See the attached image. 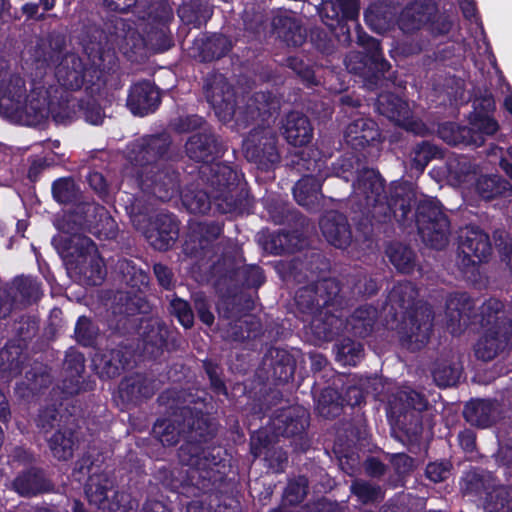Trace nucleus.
Masks as SVG:
<instances>
[{"instance_id": "f257e3e1", "label": "nucleus", "mask_w": 512, "mask_h": 512, "mask_svg": "<svg viewBox=\"0 0 512 512\" xmlns=\"http://www.w3.org/2000/svg\"><path fill=\"white\" fill-rule=\"evenodd\" d=\"M79 210L85 214L84 219L77 223L76 215H66L59 224L65 235L54 238V242L61 249L68 273L83 285L95 286L104 280L106 269L94 242L78 231L88 229L112 238L116 234V224L100 205L87 203Z\"/></svg>"}, {"instance_id": "f03ea898", "label": "nucleus", "mask_w": 512, "mask_h": 512, "mask_svg": "<svg viewBox=\"0 0 512 512\" xmlns=\"http://www.w3.org/2000/svg\"><path fill=\"white\" fill-rule=\"evenodd\" d=\"M179 416L184 418L183 424L179 423L177 415L174 420H158L153 427V433L162 445L173 446L186 432H189L190 440L180 447L178 457L183 465L189 467L187 473L191 485L205 491L218 480L219 452L215 454L216 448L201 445L202 442L207 443L212 438V433L209 431L204 434L199 420H197L198 427H195L196 422L190 408H181Z\"/></svg>"}, {"instance_id": "7ed1b4c3", "label": "nucleus", "mask_w": 512, "mask_h": 512, "mask_svg": "<svg viewBox=\"0 0 512 512\" xmlns=\"http://www.w3.org/2000/svg\"><path fill=\"white\" fill-rule=\"evenodd\" d=\"M475 307L466 293L451 295L446 303L447 328L451 334H460L469 324L479 323L485 329L475 345V355L483 361L494 359L509 344L512 320L497 299H489L480 308L479 315H472Z\"/></svg>"}, {"instance_id": "20e7f679", "label": "nucleus", "mask_w": 512, "mask_h": 512, "mask_svg": "<svg viewBox=\"0 0 512 512\" xmlns=\"http://www.w3.org/2000/svg\"><path fill=\"white\" fill-rule=\"evenodd\" d=\"M170 145L165 134L137 139L127 146L126 176L135 177L143 194H152L168 201L180 192L179 174L166 164L165 155Z\"/></svg>"}, {"instance_id": "39448f33", "label": "nucleus", "mask_w": 512, "mask_h": 512, "mask_svg": "<svg viewBox=\"0 0 512 512\" xmlns=\"http://www.w3.org/2000/svg\"><path fill=\"white\" fill-rule=\"evenodd\" d=\"M352 199L363 214L381 223L392 215L400 219L407 217L411 210L412 191L402 183H392L388 197L380 175L372 169H364L353 184Z\"/></svg>"}, {"instance_id": "423d86ee", "label": "nucleus", "mask_w": 512, "mask_h": 512, "mask_svg": "<svg viewBox=\"0 0 512 512\" xmlns=\"http://www.w3.org/2000/svg\"><path fill=\"white\" fill-rule=\"evenodd\" d=\"M24 81L13 75L6 80L0 74V109L10 118L28 126L40 124L52 114L56 122L65 123L61 113H55L50 92L44 87H34L29 95L25 94Z\"/></svg>"}, {"instance_id": "0eeeda50", "label": "nucleus", "mask_w": 512, "mask_h": 512, "mask_svg": "<svg viewBox=\"0 0 512 512\" xmlns=\"http://www.w3.org/2000/svg\"><path fill=\"white\" fill-rule=\"evenodd\" d=\"M93 38L94 40L84 43L85 54L91 62L90 67L74 53L65 55L57 66L55 77L62 87L78 90L85 82L95 84L94 79L99 80L104 71L115 66V50L108 46L103 32L96 31Z\"/></svg>"}, {"instance_id": "6e6552de", "label": "nucleus", "mask_w": 512, "mask_h": 512, "mask_svg": "<svg viewBox=\"0 0 512 512\" xmlns=\"http://www.w3.org/2000/svg\"><path fill=\"white\" fill-rule=\"evenodd\" d=\"M204 92L216 116L222 122L235 119L238 126H246L250 120L271 114V110L277 109V102L270 93L257 92L249 99L245 107L235 105L234 92L222 74L208 75Z\"/></svg>"}, {"instance_id": "1a4fd4ad", "label": "nucleus", "mask_w": 512, "mask_h": 512, "mask_svg": "<svg viewBox=\"0 0 512 512\" xmlns=\"http://www.w3.org/2000/svg\"><path fill=\"white\" fill-rule=\"evenodd\" d=\"M121 200L125 203V210L133 226L140 230L149 244L157 250H167L178 238L179 227L171 214L160 213L147 225L149 203L141 197L126 195Z\"/></svg>"}, {"instance_id": "9d476101", "label": "nucleus", "mask_w": 512, "mask_h": 512, "mask_svg": "<svg viewBox=\"0 0 512 512\" xmlns=\"http://www.w3.org/2000/svg\"><path fill=\"white\" fill-rule=\"evenodd\" d=\"M203 174L206 170L212 173L210 185L212 187L213 200L221 213H244L251 206L246 183L241 176L230 166L222 163H213L211 166H203Z\"/></svg>"}, {"instance_id": "9b49d317", "label": "nucleus", "mask_w": 512, "mask_h": 512, "mask_svg": "<svg viewBox=\"0 0 512 512\" xmlns=\"http://www.w3.org/2000/svg\"><path fill=\"white\" fill-rule=\"evenodd\" d=\"M416 222L423 241L432 248L442 249L448 244L450 221L436 199L424 198L419 201Z\"/></svg>"}, {"instance_id": "f8f14e48", "label": "nucleus", "mask_w": 512, "mask_h": 512, "mask_svg": "<svg viewBox=\"0 0 512 512\" xmlns=\"http://www.w3.org/2000/svg\"><path fill=\"white\" fill-rule=\"evenodd\" d=\"M114 486L107 473H93L89 476L85 493L90 504L102 512H136L138 502L125 493L116 492L112 502L108 499V491Z\"/></svg>"}, {"instance_id": "ddd939ff", "label": "nucleus", "mask_w": 512, "mask_h": 512, "mask_svg": "<svg viewBox=\"0 0 512 512\" xmlns=\"http://www.w3.org/2000/svg\"><path fill=\"white\" fill-rule=\"evenodd\" d=\"M358 44L363 52H350L345 58L346 68L355 74L372 76L377 81L390 69V64L382 55L379 42L366 35L358 34Z\"/></svg>"}, {"instance_id": "4468645a", "label": "nucleus", "mask_w": 512, "mask_h": 512, "mask_svg": "<svg viewBox=\"0 0 512 512\" xmlns=\"http://www.w3.org/2000/svg\"><path fill=\"white\" fill-rule=\"evenodd\" d=\"M432 310L426 304H421L408 313L399 327V337L402 346L417 351L424 347L432 329Z\"/></svg>"}, {"instance_id": "2eb2a0df", "label": "nucleus", "mask_w": 512, "mask_h": 512, "mask_svg": "<svg viewBox=\"0 0 512 512\" xmlns=\"http://www.w3.org/2000/svg\"><path fill=\"white\" fill-rule=\"evenodd\" d=\"M470 124L471 127H459L452 124L444 126L439 131L440 136L450 145L462 143L480 146L484 142V136L493 135L499 129L497 121L488 116H476Z\"/></svg>"}, {"instance_id": "dca6fc26", "label": "nucleus", "mask_w": 512, "mask_h": 512, "mask_svg": "<svg viewBox=\"0 0 512 512\" xmlns=\"http://www.w3.org/2000/svg\"><path fill=\"white\" fill-rule=\"evenodd\" d=\"M277 136L270 127L253 129L244 140L243 147L247 158L264 166L279 162L280 156L276 147Z\"/></svg>"}, {"instance_id": "f3484780", "label": "nucleus", "mask_w": 512, "mask_h": 512, "mask_svg": "<svg viewBox=\"0 0 512 512\" xmlns=\"http://www.w3.org/2000/svg\"><path fill=\"white\" fill-rule=\"evenodd\" d=\"M459 249L463 254L462 265L474 268L477 263L486 261L492 252L489 236L475 226L465 227L461 231Z\"/></svg>"}, {"instance_id": "a211bd4d", "label": "nucleus", "mask_w": 512, "mask_h": 512, "mask_svg": "<svg viewBox=\"0 0 512 512\" xmlns=\"http://www.w3.org/2000/svg\"><path fill=\"white\" fill-rule=\"evenodd\" d=\"M377 110L407 131L422 134L425 130L424 124L411 115L408 103L394 94H381L377 99Z\"/></svg>"}, {"instance_id": "6ab92c4d", "label": "nucleus", "mask_w": 512, "mask_h": 512, "mask_svg": "<svg viewBox=\"0 0 512 512\" xmlns=\"http://www.w3.org/2000/svg\"><path fill=\"white\" fill-rule=\"evenodd\" d=\"M426 398L409 386L393 387L387 396V414L400 422V417L410 410L423 411L427 408Z\"/></svg>"}, {"instance_id": "aec40b11", "label": "nucleus", "mask_w": 512, "mask_h": 512, "mask_svg": "<svg viewBox=\"0 0 512 512\" xmlns=\"http://www.w3.org/2000/svg\"><path fill=\"white\" fill-rule=\"evenodd\" d=\"M160 104V94L149 81L135 83L127 98V106L134 115L144 116L154 112Z\"/></svg>"}, {"instance_id": "412c9836", "label": "nucleus", "mask_w": 512, "mask_h": 512, "mask_svg": "<svg viewBox=\"0 0 512 512\" xmlns=\"http://www.w3.org/2000/svg\"><path fill=\"white\" fill-rule=\"evenodd\" d=\"M320 228L323 236L333 246L344 249L352 239L347 218L338 212H329L322 217Z\"/></svg>"}, {"instance_id": "4be33fe9", "label": "nucleus", "mask_w": 512, "mask_h": 512, "mask_svg": "<svg viewBox=\"0 0 512 512\" xmlns=\"http://www.w3.org/2000/svg\"><path fill=\"white\" fill-rule=\"evenodd\" d=\"M222 233V226L217 222H199L190 227V233L185 240L183 250L187 255H197L204 250Z\"/></svg>"}, {"instance_id": "5701e85b", "label": "nucleus", "mask_w": 512, "mask_h": 512, "mask_svg": "<svg viewBox=\"0 0 512 512\" xmlns=\"http://www.w3.org/2000/svg\"><path fill=\"white\" fill-rule=\"evenodd\" d=\"M283 136L293 146H304L313 137V128L307 116L299 112H290L282 125Z\"/></svg>"}, {"instance_id": "b1692460", "label": "nucleus", "mask_w": 512, "mask_h": 512, "mask_svg": "<svg viewBox=\"0 0 512 512\" xmlns=\"http://www.w3.org/2000/svg\"><path fill=\"white\" fill-rule=\"evenodd\" d=\"M187 155L198 162L209 163L222 153L221 146L210 132L198 133L191 136L186 143Z\"/></svg>"}, {"instance_id": "393cba45", "label": "nucleus", "mask_w": 512, "mask_h": 512, "mask_svg": "<svg viewBox=\"0 0 512 512\" xmlns=\"http://www.w3.org/2000/svg\"><path fill=\"white\" fill-rule=\"evenodd\" d=\"M272 25L277 36L289 46H300L306 39V33L295 15L288 11H279Z\"/></svg>"}, {"instance_id": "a878e982", "label": "nucleus", "mask_w": 512, "mask_h": 512, "mask_svg": "<svg viewBox=\"0 0 512 512\" xmlns=\"http://www.w3.org/2000/svg\"><path fill=\"white\" fill-rule=\"evenodd\" d=\"M346 142L354 148H363L380 136L376 122L370 118H357L345 130Z\"/></svg>"}, {"instance_id": "bb28decb", "label": "nucleus", "mask_w": 512, "mask_h": 512, "mask_svg": "<svg viewBox=\"0 0 512 512\" xmlns=\"http://www.w3.org/2000/svg\"><path fill=\"white\" fill-rule=\"evenodd\" d=\"M324 179L323 175L304 176L302 177L293 188V195L296 202L306 207L308 210H315L319 206L320 199L322 198L321 186Z\"/></svg>"}, {"instance_id": "cd10ccee", "label": "nucleus", "mask_w": 512, "mask_h": 512, "mask_svg": "<svg viewBox=\"0 0 512 512\" xmlns=\"http://www.w3.org/2000/svg\"><path fill=\"white\" fill-rule=\"evenodd\" d=\"M498 412L496 401L474 400L465 406L464 417L471 425L486 428L495 422Z\"/></svg>"}, {"instance_id": "c85d7f7f", "label": "nucleus", "mask_w": 512, "mask_h": 512, "mask_svg": "<svg viewBox=\"0 0 512 512\" xmlns=\"http://www.w3.org/2000/svg\"><path fill=\"white\" fill-rule=\"evenodd\" d=\"M153 394L154 387L141 375L126 377L119 386L120 397L128 403H137Z\"/></svg>"}, {"instance_id": "c756f323", "label": "nucleus", "mask_w": 512, "mask_h": 512, "mask_svg": "<svg viewBox=\"0 0 512 512\" xmlns=\"http://www.w3.org/2000/svg\"><path fill=\"white\" fill-rule=\"evenodd\" d=\"M267 435L264 431H258L251 437V452L255 457L265 454V460L268 462L269 468L274 472L283 471L284 464L287 462V454L282 449L271 452L267 449Z\"/></svg>"}, {"instance_id": "7c9ffc66", "label": "nucleus", "mask_w": 512, "mask_h": 512, "mask_svg": "<svg viewBox=\"0 0 512 512\" xmlns=\"http://www.w3.org/2000/svg\"><path fill=\"white\" fill-rule=\"evenodd\" d=\"M377 309L372 306L359 307L347 320L345 329L359 337L368 336L374 328L377 319Z\"/></svg>"}, {"instance_id": "2f4dec72", "label": "nucleus", "mask_w": 512, "mask_h": 512, "mask_svg": "<svg viewBox=\"0 0 512 512\" xmlns=\"http://www.w3.org/2000/svg\"><path fill=\"white\" fill-rule=\"evenodd\" d=\"M76 443L77 439L71 428L59 429L48 439L52 455L61 461H67L73 456Z\"/></svg>"}, {"instance_id": "473e14b6", "label": "nucleus", "mask_w": 512, "mask_h": 512, "mask_svg": "<svg viewBox=\"0 0 512 512\" xmlns=\"http://www.w3.org/2000/svg\"><path fill=\"white\" fill-rule=\"evenodd\" d=\"M475 189L484 200H490L500 195L512 194L511 184L497 175L479 177Z\"/></svg>"}, {"instance_id": "72a5a7b5", "label": "nucleus", "mask_w": 512, "mask_h": 512, "mask_svg": "<svg viewBox=\"0 0 512 512\" xmlns=\"http://www.w3.org/2000/svg\"><path fill=\"white\" fill-rule=\"evenodd\" d=\"M22 364L23 352L20 345L8 344L0 350V371L7 379L20 374Z\"/></svg>"}, {"instance_id": "f704fd0d", "label": "nucleus", "mask_w": 512, "mask_h": 512, "mask_svg": "<svg viewBox=\"0 0 512 512\" xmlns=\"http://www.w3.org/2000/svg\"><path fill=\"white\" fill-rule=\"evenodd\" d=\"M13 487L22 496H32L46 490L43 476L36 470H29L20 474L14 480Z\"/></svg>"}, {"instance_id": "c9c22d12", "label": "nucleus", "mask_w": 512, "mask_h": 512, "mask_svg": "<svg viewBox=\"0 0 512 512\" xmlns=\"http://www.w3.org/2000/svg\"><path fill=\"white\" fill-rule=\"evenodd\" d=\"M127 365V352H124L122 349H113L104 353L99 362L101 374L108 378L118 376Z\"/></svg>"}, {"instance_id": "e433bc0d", "label": "nucleus", "mask_w": 512, "mask_h": 512, "mask_svg": "<svg viewBox=\"0 0 512 512\" xmlns=\"http://www.w3.org/2000/svg\"><path fill=\"white\" fill-rule=\"evenodd\" d=\"M429 14L424 11L423 5L416 1L407 6L399 18V26L404 32H411L419 29L429 19Z\"/></svg>"}, {"instance_id": "4c0bfd02", "label": "nucleus", "mask_w": 512, "mask_h": 512, "mask_svg": "<svg viewBox=\"0 0 512 512\" xmlns=\"http://www.w3.org/2000/svg\"><path fill=\"white\" fill-rule=\"evenodd\" d=\"M387 255L397 270L403 273H410L415 266V255L405 245L396 243L387 249Z\"/></svg>"}, {"instance_id": "58836bf2", "label": "nucleus", "mask_w": 512, "mask_h": 512, "mask_svg": "<svg viewBox=\"0 0 512 512\" xmlns=\"http://www.w3.org/2000/svg\"><path fill=\"white\" fill-rule=\"evenodd\" d=\"M117 269L122 275L123 281L131 288L140 289L142 286H147L149 278L141 269H137L132 261L127 259L119 260Z\"/></svg>"}, {"instance_id": "ea45409f", "label": "nucleus", "mask_w": 512, "mask_h": 512, "mask_svg": "<svg viewBox=\"0 0 512 512\" xmlns=\"http://www.w3.org/2000/svg\"><path fill=\"white\" fill-rule=\"evenodd\" d=\"M438 157H441L440 150L435 145L422 141L413 149L412 165L417 171L423 172L427 164Z\"/></svg>"}, {"instance_id": "a19ab883", "label": "nucleus", "mask_w": 512, "mask_h": 512, "mask_svg": "<svg viewBox=\"0 0 512 512\" xmlns=\"http://www.w3.org/2000/svg\"><path fill=\"white\" fill-rule=\"evenodd\" d=\"M182 202L188 211L194 214H205L211 208V200L203 190H188L182 195Z\"/></svg>"}, {"instance_id": "79ce46f5", "label": "nucleus", "mask_w": 512, "mask_h": 512, "mask_svg": "<svg viewBox=\"0 0 512 512\" xmlns=\"http://www.w3.org/2000/svg\"><path fill=\"white\" fill-rule=\"evenodd\" d=\"M363 345L351 339H344L338 346L337 360L343 365L355 366L363 357Z\"/></svg>"}, {"instance_id": "37998d69", "label": "nucleus", "mask_w": 512, "mask_h": 512, "mask_svg": "<svg viewBox=\"0 0 512 512\" xmlns=\"http://www.w3.org/2000/svg\"><path fill=\"white\" fill-rule=\"evenodd\" d=\"M329 8H331L333 12L331 17L336 19L341 16L342 19L354 20L359 15L358 0L330 1L325 4L324 10L328 13Z\"/></svg>"}, {"instance_id": "c03bdc74", "label": "nucleus", "mask_w": 512, "mask_h": 512, "mask_svg": "<svg viewBox=\"0 0 512 512\" xmlns=\"http://www.w3.org/2000/svg\"><path fill=\"white\" fill-rule=\"evenodd\" d=\"M485 510L486 512H512L510 491L500 487L490 493L486 500Z\"/></svg>"}, {"instance_id": "a18cd8bd", "label": "nucleus", "mask_w": 512, "mask_h": 512, "mask_svg": "<svg viewBox=\"0 0 512 512\" xmlns=\"http://www.w3.org/2000/svg\"><path fill=\"white\" fill-rule=\"evenodd\" d=\"M418 293L410 282L399 283L389 295L391 303H397L401 308L408 309L414 303Z\"/></svg>"}, {"instance_id": "49530a36", "label": "nucleus", "mask_w": 512, "mask_h": 512, "mask_svg": "<svg viewBox=\"0 0 512 512\" xmlns=\"http://www.w3.org/2000/svg\"><path fill=\"white\" fill-rule=\"evenodd\" d=\"M52 194L59 203H70L77 195V188L72 178H60L53 182Z\"/></svg>"}, {"instance_id": "de8ad7c7", "label": "nucleus", "mask_w": 512, "mask_h": 512, "mask_svg": "<svg viewBox=\"0 0 512 512\" xmlns=\"http://www.w3.org/2000/svg\"><path fill=\"white\" fill-rule=\"evenodd\" d=\"M461 370L457 366L440 364L433 370V378L440 387L455 385L460 378Z\"/></svg>"}, {"instance_id": "09e8293b", "label": "nucleus", "mask_w": 512, "mask_h": 512, "mask_svg": "<svg viewBox=\"0 0 512 512\" xmlns=\"http://www.w3.org/2000/svg\"><path fill=\"white\" fill-rule=\"evenodd\" d=\"M99 329L92 321L85 317H79L75 326V337L79 343L84 346H89L97 337Z\"/></svg>"}, {"instance_id": "8fccbe9b", "label": "nucleus", "mask_w": 512, "mask_h": 512, "mask_svg": "<svg viewBox=\"0 0 512 512\" xmlns=\"http://www.w3.org/2000/svg\"><path fill=\"white\" fill-rule=\"evenodd\" d=\"M307 486L308 481L303 476L291 480L284 492L285 501L291 505L301 502L306 496Z\"/></svg>"}, {"instance_id": "3c124183", "label": "nucleus", "mask_w": 512, "mask_h": 512, "mask_svg": "<svg viewBox=\"0 0 512 512\" xmlns=\"http://www.w3.org/2000/svg\"><path fill=\"white\" fill-rule=\"evenodd\" d=\"M170 310L183 327L190 328L193 325L194 315L190 305L186 301L177 297L172 299L170 302Z\"/></svg>"}, {"instance_id": "603ef678", "label": "nucleus", "mask_w": 512, "mask_h": 512, "mask_svg": "<svg viewBox=\"0 0 512 512\" xmlns=\"http://www.w3.org/2000/svg\"><path fill=\"white\" fill-rule=\"evenodd\" d=\"M351 489L363 503L375 502L383 498L381 489L367 482H355Z\"/></svg>"}, {"instance_id": "864d4df0", "label": "nucleus", "mask_w": 512, "mask_h": 512, "mask_svg": "<svg viewBox=\"0 0 512 512\" xmlns=\"http://www.w3.org/2000/svg\"><path fill=\"white\" fill-rule=\"evenodd\" d=\"M449 176L458 182H465L471 171V165L464 156L450 157L447 161Z\"/></svg>"}, {"instance_id": "5fc2aeb1", "label": "nucleus", "mask_w": 512, "mask_h": 512, "mask_svg": "<svg viewBox=\"0 0 512 512\" xmlns=\"http://www.w3.org/2000/svg\"><path fill=\"white\" fill-rule=\"evenodd\" d=\"M148 41L156 52H164L173 44L171 33L164 24L156 31L148 34Z\"/></svg>"}, {"instance_id": "6e6d98bb", "label": "nucleus", "mask_w": 512, "mask_h": 512, "mask_svg": "<svg viewBox=\"0 0 512 512\" xmlns=\"http://www.w3.org/2000/svg\"><path fill=\"white\" fill-rule=\"evenodd\" d=\"M281 417H284L286 421L285 426L283 428L279 426L278 423L284 422V420L277 418L273 422V426L278 431V434L290 437L303 432V430L305 429L306 421L302 417L297 419H293L290 415H282Z\"/></svg>"}, {"instance_id": "4d7b16f0", "label": "nucleus", "mask_w": 512, "mask_h": 512, "mask_svg": "<svg viewBox=\"0 0 512 512\" xmlns=\"http://www.w3.org/2000/svg\"><path fill=\"white\" fill-rule=\"evenodd\" d=\"M239 328V331H233L230 335L235 341L256 338L261 332L260 323L252 317L249 320L240 321Z\"/></svg>"}, {"instance_id": "13d9d810", "label": "nucleus", "mask_w": 512, "mask_h": 512, "mask_svg": "<svg viewBox=\"0 0 512 512\" xmlns=\"http://www.w3.org/2000/svg\"><path fill=\"white\" fill-rule=\"evenodd\" d=\"M15 285L23 299L27 301L38 299L40 287L36 280L32 278H19L15 281Z\"/></svg>"}, {"instance_id": "bf43d9fd", "label": "nucleus", "mask_w": 512, "mask_h": 512, "mask_svg": "<svg viewBox=\"0 0 512 512\" xmlns=\"http://www.w3.org/2000/svg\"><path fill=\"white\" fill-rule=\"evenodd\" d=\"M37 426L45 432L60 427L61 418L55 408L41 410L37 418Z\"/></svg>"}, {"instance_id": "052dcab7", "label": "nucleus", "mask_w": 512, "mask_h": 512, "mask_svg": "<svg viewBox=\"0 0 512 512\" xmlns=\"http://www.w3.org/2000/svg\"><path fill=\"white\" fill-rule=\"evenodd\" d=\"M379 7L376 5L370 6L368 10L365 12V21L371 29L376 32H382L387 28L388 20L386 17L380 18L379 15Z\"/></svg>"}, {"instance_id": "680f3d73", "label": "nucleus", "mask_w": 512, "mask_h": 512, "mask_svg": "<svg viewBox=\"0 0 512 512\" xmlns=\"http://www.w3.org/2000/svg\"><path fill=\"white\" fill-rule=\"evenodd\" d=\"M116 300L118 302L113 311L115 314L134 315L138 311L135 299H132L128 293H118Z\"/></svg>"}, {"instance_id": "e2e57ef3", "label": "nucleus", "mask_w": 512, "mask_h": 512, "mask_svg": "<svg viewBox=\"0 0 512 512\" xmlns=\"http://www.w3.org/2000/svg\"><path fill=\"white\" fill-rule=\"evenodd\" d=\"M204 123L203 118L197 115L180 117L173 122V128L178 132H188L200 128Z\"/></svg>"}, {"instance_id": "0e129e2a", "label": "nucleus", "mask_w": 512, "mask_h": 512, "mask_svg": "<svg viewBox=\"0 0 512 512\" xmlns=\"http://www.w3.org/2000/svg\"><path fill=\"white\" fill-rule=\"evenodd\" d=\"M449 466L447 463L434 462L426 467V475L433 482H441L449 476Z\"/></svg>"}, {"instance_id": "69168bd1", "label": "nucleus", "mask_w": 512, "mask_h": 512, "mask_svg": "<svg viewBox=\"0 0 512 512\" xmlns=\"http://www.w3.org/2000/svg\"><path fill=\"white\" fill-rule=\"evenodd\" d=\"M80 108L86 122L93 125H99L102 123L104 115L102 109L98 105L88 102L85 107L80 105Z\"/></svg>"}, {"instance_id": "338daca9", "label": "nucleus", "mask_w": 512, "mask_h": 512, "mask_svg": "<svg viewBox=\"0 0 512 512\" xmlns=\"http://www.w3.org/2000/svg\"><path fill=\"white\" fill-rule=\"evenodd\" d=\"M153 270L159 284L163 288L170 289L173 286V273L168 267L158 263L154 265Z\"/></svg>"}, {"instance_id": "774afa93", "label": "nucleus", "mask_w": 512, "mask_h": 512, "mask_svg": "<svg viewBox=\"0 0 512 512\" xmlns=\"http://www.w3.org/2000/svg\"><path fill=\"white\" fill-rule=\"evenodd\" d=\"M287 65L295 71L297 74H299L301 77H303L308 83L314 84L313 75L311 70L304 65L302 60L298 59L297 57H290L287 59Z\"/></svg>"}]
</instances>
